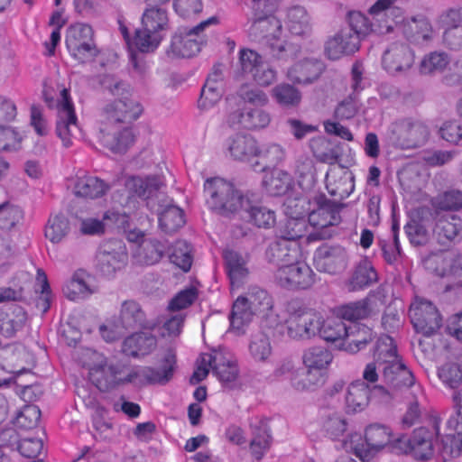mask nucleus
I'll list each match as a JSON object with an SVG mask.
<instances>
[{
	"label": "nucleus",
	"instance_id": "nucleus-1",
	"mask_svg": "<svg viewBox=\"0 0 462 462\" xmlns=\"http://www.w3.org/2000/svg\"><path fill=\"white\" fill-rule=\"evenodd\" d=\"M253 1L254 18L249 29L251 37L268 46L278 59L292 53V46L287 41L282 22L274 14L279 0Z\"/></svg>",
	"mask_w": 462,
	"mask_h": 462
},
{
	"label": "nucleus",
	"instance_id": "nucleus-2",
	"mask_svg": "<svg viewBox=\"0 0 462 462\" xmlns=\"http://www.w3.org/2000/svg\"><path fill=\"white\" fill-rule=\"evenodd\" d=\"M383 340L387 343V347L384 354V363L381 362L383 366L380 380L383 383L375 384L374 389L382 394H390L391 390L411 387L414 384L415 379L412 372L397 355L393 339L389 336H383Z\"/></svg>",
	"mask_w": 462,
	"mask_h": 462
},
{
	"label": "nucleus",
	"instance_id": "nucleus-3",
	"mask_svg": "<svg viewBox=\"0 0 462 462\" xmlns=\"http://www.w3.org/2000/svg\"><path fill=\"white\" fill-rule=\"evenodd\" d=\"M101 85L112 95L118 97L106 108L110 122L118 124L119 122H132L136 120L142 114V106L130 98V86L112 75H105L101 79Z\"/></svg>",
	"mask_w": 462,
	"mask_h": 462
},
{
	"label": "nucleus",
	"instance_id": "nucleus-4",
	"mask_svg": "<svg viewBox=\"0 0 462 462\" xmlns=\"http://www.w3.org/2000/svg\"><path fill=\"white\" fill-rule=\"evenodd\" d=\"M83 365L88 369L90 382L101 392H107L122 384L123 367L107 365L106 358L93 349H86Z\"/></svg>",
	"mask_w": 462,
	"mask_h": 462
},
{
	"label": "nucleus",
	"instance_id": "nucleus-5",
	"mask_svg": "<svg viewBox=\"0 0 462 462\" xmlns=\"http://www.w3.org/2000/svg\"><path fill=\"white\" fill-rule=\"evenodd\" d=\"M288 335L293 339H310L318 335L322 324V315L315 310L292 301L289 306Z\"/></svg>",
	"mask_w": 462,
	"mask_h": 462
},
{
	"label": "nucleus",
	"instance_id": "nucleus-6",
	"mask_svg": "<svg viewBox=\"0 0 462 462\" xmlns=\"http://www.w3.org/2000/svg\"><path fill=\"white\" fill-rule=\"evenodd\" d=\"M219 23L217 16L209 17L202 21L195 27L175 33L169 48L166 51L167 56L171 59L190 58L199 52L204 42L201 32L210 25Z\"/></svg>",
	"mask_w": 462,
	"mask_h": 462
},
{
	"label": "nucleus",
	"instance_id": "nucleus-7",
	"mask_svg": "<svg viewBox=\"0 0 462 462\" xmlns=\"http://www.w3.org/2000/svg\"><path fill=\"white\" fill-rule=\"evenodd\" d=\"M176 365L175 355L168 352L158 367L134 366L125 376L122 383H134L135 385L166 384L173 377Z\"/></svg>",
	"mask_w": 462,
	"mask_h": 462
},
{
	"label": "nucleus",
	"instance_id": "nucleus-8",
	"mask_svg": "<svg viewBox=\"0 0 462 462\" xmlns=\"http://www.w3.org/2000/svg\"><path fill=\"white\" fill-rule=\"evenodd\" d=\"M65 42L70 55L79 62L88 61L97 53L93 30L88 24L76 23L69 26Z\"/></svg>",
	"mask_w": 462,
	"mask_h": 462
},
{
	"label": "nucleus",
	"instance_id": "nucleus-9",
	"mask_svg": "<svg viewBox=\"0 0 462 462\" xmlns=\"http://www.w3.org/2000/svg\"><path fill=\"white\" fill-rule=\"evenodd\" d=\"M422 75L446 74L450 78H462V55L450 56L444 51H433L425 54L419 65Z\"/></svg>",
	"mask_w": 462,
	"mask_h": 462
},
{
	"label": "nucleus",
	"instance_id": "nucleus-10",
	"mask_svg": "<svg viewBox=\"0 0 462 462\" xmlns=\"http://www.w3.org/2000/svg\"><path fill=\"white\" fill-rule=\"evenodd\" d=\"M346 204H315L309 212L308 223L317 229L307 236L308 242L326 239L330 235L326 230L341 222L340 212Z\"/></svg>",
	"mask_w": 462,
	"mask_h": 462
},
{
	"label": "nucleus",
	"instance_id": "nucleus-11",
	"mask_svg": "<svg viewBox=\"0 0 462 462\" xmlns=\"http://www.w3.org/2000/svg\"><path fill=\"white\" fill-rule=\"evenodd\" d=\"M393 432L386 425L373 423L365 430V442L356 444L355 454L364 462H369L376 454L389 446L393 448Z\"/></svg>",
	"mask_w": 462,
	"mask_h": 462
},
{
	"label": "nucleus",
	"instance_id": "nucleus-12",
	"mask_svg": "<svg viewBox=\"0 0 462 462\" xmlns=\"http://www.w3.org/2000/svg\"><path fill=\"white\" fill-rule=\"evenodd\" d=\"M316 274L302 260L279 267L275 273L276 282L288 290H306L315 283Z\"/></svg>",
	"mask_w": 462,
	"mask_h": 462
},
{
	"label": "nucleus",
	"instance_id": "nucleus-13",
	"mask_svg": "<svg viewBox=\"0 0 462 462\" xmlns=\"http://www.w3.org/2000/svg\"><path fill=\"white\" fill-rule=\"evenodd\" d=\"M57 109L56 133L63 146L69 148L73 145L74 140L78 138L80 131L69 91L66 88L60 91V100L58 103Z\"/></svg>",
	"mask_w": 462,
	"mask_h": 462
},
{
	"label": "nucleus",
	"instance_id": "nucleus-14",
	"mask_svg": "<svg viewBox=\"0 0 462 462\" xmlns=\"http://www.w3.org/2000/svg\"><path fill=\"white\" fill-rule=\"evenodd\" d=\"M462 204H449L435 224L434 236L441 245H451L462 241V219L455 214Z\"/></svg>",
	"mask_w": 462,
	"mask_h": 462
},
{
	"label": "nucleus",
	"instance_id": "nucleus-15",
	"mask_svg": "<svg viewBox=\"0 0 462 462\" xmlns=\"http://www.w3.org/2000/svg\"><path fill=\"white\" fill-rule=\"evenodd\" d=\"M409 316L414 329L426 337L435 334L442 319L437 308L425 299H416L411 305Z\"/></svg>",
	"mask_w": 462,
	"mask_h": 462
},
{
	"label": "nucleus",
	"instance_id": "nucleus-16",
	"mask_svg": "<svg viewBox=\"0 0 462 462\" xmlns=\"http://www.w3.org/2000/svg\"><path fill=\"white\" fill-rule=\"evenodd\" d=\"M205 196L216 202H251L255 193L237 189L234 184L220 177L208 178L204 182Z\"/></svg>",
	"mask_w": 462,
	"mask_h": 462
},
{
	"label": "nucleus",
	"instance_id": "nucleus-17",
	"mask_svg": "<svg viewBox=\"0 0 462 462\" xmlns=\"http://www.w3.org/2000/svg\"><path fill=\"white\" fill-rule=\"evenodd\" d=\"M272 116L262 106L236 108L228 111L226 123L233 128L246 130H262L271 124Z\"/></svg>",
	"mask_w": 462,
	"mask_h": 462
},
{
	"label": "nucleus",
	"instance_id": "nucleus-18",
	"mask_svg": "<svg viewBox=\"0 0 462 462\" xmlns=\"http://www.w3.org/2000/svg\"><path fill=\"white\" fill-rule=\"evenodd\" d=\"M415 54L408 43L395 41L388 44L382 56V66L390 74L408 71L414 64Z\"/></svg>",
	"mask_w": 462,
	"mask_h": 462
},
{
	"label": "nucleus",
	"instance_id": "nucleus-19",
	"mask_svg": "<svg viewBox=\"0 0 462 462\" xmlns=\"http://www.w3.org/2000/svg\"><path fill=\"white\" fill-rule=\"evenodd\" d=\"M393 450L410 453L416 459L427 460L433 454L431 434L426 428L416 429L410 438L402 436L394 440Z\"/></svg>",
	"mask_w": 462,
	"mask_h": 462
},
{
	"label": "nucleus",
	"instance_id": "nucleus-20",
	"mask_svg": "<svg viewBox=\"0 0 462 462\" xmlns=\"http://www.w3.org/2000/svg\"><path fill=\"white\" fill-rule=\"evenodd\" d=\"M397 0H377L369 9L372 16V32L385 34L398 24L402 11L394 6Z\"/></svg>",
	"mask_w": 462,
	"mask_h": 462
},
{
	"label": "nucleus",
	"instance_id": "nucleus-21",
	"mask_svg": "<svg viewBox=\"0 0 462 462\" xmlns=\"http://www.w3.org/2000/svg\"><path fill=\"white\" fill-rule=\"evenodd\" d=\"M313 262L319 272L337 274L346 267L347 254L342 246L322 245L315 251Z\"/></svg>",
	"mask_w": 462,
	"mask_h": 462
},
{
	"label": "nucleus",
	"instance_id": "nucleus-22",
	"mask_svg": "<svg viewBox=\"0 0 462 462\" xmlns=\"http://www.w3.org/2000/svg\"><path fill=\"white\" fill-rule=\"evenodd\" d=\"M268 263L282 267L302 258L301 247L297 241H289L281 236L270 243L265 250Z\"/></svg>",
	"mask_w": 462,
	"mask_h": 462
},
{
	"label": "nucleus",
	"instance_id": "nucleus-23",
	"mask_svg": "<svg viewBox=\"0 0 462 462\" xmlns=\"http://www.w3.org/2000/svg\"><path fill=\"white\" fill-rule=\"evenodd\" d=\"M79 231L83 236H102L105 234L106 222L115 224L117 227L126 230L130 228V217L124 211L108 210L104 214L103 220L94 217H79Z\"/></svg>",
	"mask_w": 462,
	"mask_h": 462
},
{
	"label": "nucleus",
	"instance_id": "nucleus-24",
	"mask_svg": "<svg viewBox=\"0 0 462 462\" xmlns=\"http://www.w3.org/2000/svg\"><path fill=\"white\" fill-rule=\"evenodd\" d=\"M427 134V129L422 125L405 120L393 125L390 138L395 145L410 149L422 143Z\"/></svg>",
	"mask_w": 462,
	"mask_h": 462
},
{
	"label": "nucleus",
	"instance_id": "nucleus-25",
	"mask_svg": "<svg viewBox=\"0 0 462 462\" xmlns=\"http://www.w3.org/2000/svg\"><path fill=\"white\" fill-rule=\"evenodd\" d=\"M359 48L358 35L353 34L351 30L343 28L327 40L325 54L328 59L336 60L354 54Z\"/></svg>",
	"mask_w": 462,
	"mask_h": 462
},
{
	"label": "nucleus",
	"instance_id": "nucleus-26",
	"mask_svg": "<svg viewBox=\"0 0 462 462\" xmlns=\"http://www.w3.org/2000/svg\"><path fill=\"white\" fill-rule=\"evenodd\" d=\"M98 138L104 146L113 152H125L134 142V135L130 127L121 129L118 124L108 123L100 130Z\"/></svg>",
	"mask_w": 462,
	"mask_h": 462
},
{
	"label": "nucleus",
	"instance_id": "nucleus-27",
	"mask_svg": "<svg viewBox=\"0 0 462 462\" xmlns=\"http://www.w3.org/2000/svg\"><path fill=\"white\" fill-rule=\"evenodd\" d=\"M251 308L264 319V326L268 328H282L277 315L273 314V300L268 292L257 286L251 287L245 296H241Z\"/></svg>",
	"mask_w": 462,
	"mask_h": 462
},
{
	"label": "nucleus",
	"instance_id": "nucleus-28",
	"mask_svg": "<svg viewBox=\"0 0 462 462\" xmlns=\"http://www.w3.org/2000/svg\"><path fill=\"white\" fill-rule=\"evenodd\" d=\"M133 195L141 199H151L164 187L163 177L160 174L128 177L125 183Z\"/></svg>",
	"mask_w": 462,
	"mask_h": 462
},
{
	"label": "nucleus",
	"instance_id": "nucleus-29",
	"mask_svg": "<svg viewBox=\"0 0 462 462\" xmlns=\"http://www.w3.org/2000/svg\"><path fill=\"white\" fill-rule=\"evenodd\" d=\"M326 187L333 197L329 202H340L347 198L354 189L347 171L341 166L329 167L326 174Z\"/></svg>",
	"mask_w": 462,
	"mask_h": 462
},
{
	"label": "nucleus",
	"instance_id": "nucleus-30",
	"mask_svg": "<svg viewBox=\"0 0 462 462\" xmlns=\"http://www.w3.org/2000/svg\"><path fill=\"white\" fill-rule=\"evenodd\" d=\"M323 70V63L315 58H300L286 72L289 80L296 84H310L316 80Z\"/></svg>",
	"mask_w": 462,
	"mask_h": 462
},
{
	"label": "nucleus",
	"instance_id": "nucleus-31",
	"mask_svg": "<svg viewBox=\"0 0 462 462\" xmlns=\"http://www.w3.org/2000/svg\"><path fill=\"white\" fill-rule=\"evenodd\" d=\"M227 156L237 162H249L257 152V141L248 134H236L226 141Z\"/></svg>",
	"mask_w": 462,
	"mask_h": 462
},
{
	"label": "nucleus",
	"instance_id": "nucleus-32",
	"mask_svg": "<svg viewBox=\"0 0 462 462\" xmlns=\"http://www.w3.org/2000/svg\"><path fill=\"white\" fill-rule=\"evenodd\" d=\"M109 189V185L97 176L82 173L77 175L73 192L80 199H99Z\"/></svg>",
	"mask_w": 462,
	"mask_h": 462
},
{
	"label": "nucleus",
	"instance_id": "nucleus-33",
	"mask_svg": "<svg viewBox=\"0 0 462 462\" xmlns=\"http://www.w3.org/2000/svg\"><path fill=\"white\" fill-rule=\"evenodd\" d=\"M204 363L213 362V374L222 383L234 382L238 375L236 363L232 356L223 351H213L211 356H206Z\"/></svg>",
	"mask_w": 462,
	"mask_h": 462
},
{
	"label": "nucleus",
	"instance_id": "nucleus-34",
	"mask_svg": "<svg viewBox=\"0 0 462 462\" xmlns=\"http://www.w3.org/2000/svg\"><path fill=\"white\" fill-rule=\"evenodd\" d=\"M378 281V273L373 263L364 258L354 267L351 276L346 282L349 291H356L370 287Z\"/></svg>",
	"mask_w": 462,
	"mask_h": 462
},
{
	"label": "nucleus",
	"instance_id": "nucleus-35",
	"mask_svg": "<svg viewBox=\"0 0 462 462\" xmlns=\"http://www.w3.org/2000/svg\"><path fill=\"white\" fill-rule=\"evenodd\" d=\"M402 30L408 38L418 42H431L437 35L430 22L422 14L404 20Z\"/></svg>",
	"mask_w": 462,
	"mask_h": 462
},
{
	"label": "nucleus",
	"instance_id": "nucleus-36",
	"mask_svg": "<svg viewBox=\"0 0 462 462\" xmlns=\"http://www.w3.org/2000/svg\"><path fill=\"white\" fill-rule=\"evenodd\" d=\"M223 258L230 279L231 289L238 288L248 275L247 255H242L233 249H226L223 252Z\"/></svg>",
	"mask_w": 462,
	"mask_h": 462
},
{
	"label": "nucleus",
	"instance_id": "nucleus-37",
	"mask_svg": "<svg viewBox=\"0 0 462 462\" xmlns=\"http://www.w3.org/2000/svg\"><path fill=\"white\" fill-rule=\"evenodd\" d=\"M156 337L151 333H135L125 339L122 351L134 357L146 356L156 347Z\"/></svg>",
	"mask_w": 462,
	"mask_h": 462
},
{
	"label": "nucleus",
	"instance_id": "nucleus-38",
	"mask_svg": "<svg viewBox=\"0 0 462 462\" xmlns=\"http://www.w3.org/2000/svg\"><path fill=\"white\" fill-rule=\"evenodd\" d=\"M159 226L166 234H172L186 222L183 209L175 204H162L158 209Z\"/></svg>",
	"mask_w": 462,
	"mask_h": 462
},
{
	"label": "nucleus",
	"instance_id": "nucleus-39",
	"mask_svg": "<svg viewBox=\"0 0 462 462\" xmlns=\"http://www.w3.org/2000/svg\"><path fill=\"white\" fill-rule=\"evenodd\" d=\"M223 93V82L220 79V75L215 73L209 76L198 100V108L201 112L209 111L219 102Z\"/></svg>",
	"mask_w": 462,
	"mask_h": 462
},
{
	"label": "nucleus",
	"instance_id": "nucleus-40",
	"mask_svg": "<svg viewBox=\"0 0 462 462\" xmlns=\"http://www.w3.org/2000/svg\"><path fill=\"white\" fill-rule=\"evenodd\" d=\"M370 388L365 382L356 381L347 387L345 402L346 412H358L363 411L369 403Z\"/></svg>",
	"mask_w": 462,
	"mask_h": 462
},
{
	"label": "nucleus",
	"instance_id": "nucleus-41",
	"mask_svg": "<svg viewBox=\"0 0 462 462\" xmlns=\"http://www.w3.org/2000/svg\"><path fill=\"white\" fill-rule=\"evenodd\" d=\"M266 192L272 196H284L289 193L294 185L291 175L279 168H274L269 176L263 180Z\"/></svg>",
	"mask_w": 462,
	"mask_h": 462
},
{
	"label": "nucleus",
	"instance_id": "nucleus-42",
	"mask_svg": "<svg viewBox=\"0 0 462 462\" xmlns=\"http://www.w3.org/2000/svg\"><path fill=\"white\" fill-rule=\"evenodd\" d=\"M285 23L288 31L297 36L308 34L311 31L310 17L300 5L289 7L285 12Z\"/></svg>",
	"mask_w": 462,
	"mask_h": 462
},
{
	"label": "nucleus",
	"instance_id": "nucleus-43",
	"mask_svg": "<svg viewBox=\"0 0 462 462\" xmlns=\"http://www.w3.org/2000/svg\"><path fill=\"white\" fill-rule=\"evenodd\" d=\"M373 339L372 330L360 323H352L347 326V335L341 344L350 353H356L363 349Z\"/></svg>",
	"mask_w": 462,
	"mask_h": 462
},
{
	"label": "nucleus",
	"instance_id": "nucleus-44",
	"mask_svg": "<svg viewBox=\"0 0 462 462\" xmlns=\"http://www.w3.org/2000/svg\"><path fill=\"white\" fill-rule=\"evenodd\" d=\"M120 320L126 328H152L146 320L145 313L140 304L134 300H125L122 303Z\"/></svg>",
	"mask_w": 462,
	"mask_h": 462
},
{
	"label": "nucleus",
	"instance_id": "nucleus-45",
	"mask_svg": "<svg viewBox=\"0 0 462 462\" xmlns=\"http://www.w3.org/2000/svg\"><path fill=\"white\" fill-rule=\"evenodd\" d=\"M325 382V374L315 368L306 367L298 369L291 377V386L297 391H310L322 385Z\"/></svg>",
	"mask_w": 462,
	"mask_h": 462
},
{
	"label": "nucleus",
	"instance_id": "nucleus-46",
	"mask_svg": "<svg viewBox=\"0 0 462 462\" xmlns=\"http://www.w3.org/2000/svg\"><path fill=\"white\" fill-rule=\"evenodd\" d=\"M248 351L250 356L259 363H266L273 354L269 331L261 330L251 336Z\"/></svg>",
	"mask_w": 462,
	"mask_h": 462
},
{
	"label": "nucleus",
	"instance_id": "nucleus-47",
	"mask_svg": "<svg viewBox=\"0 0 462 462\" xmlns=\"http://www.w3.org/2000/svg\"><path fill=\"white\" fill-rule=\"evenodd\" d=\"M253 427V439L250 442V449L252 455L260 460L270 448L272 437L268 423L264 420H261Z\"/></svg>",
	"mask_w": 462,
	"mask_h": 462
},
{
	"label": "nucleus",
	"instance_id": "nucleus-48",
	"mask_svg": "<svg viewBox=\"0 0 462 462\" xmlns=\"http://www.w3.org/2000/svg\"><path fill=\"white\" fill-rule=\"evenodd\" d=\"M387 347V343L383 340V336L381 337L376 343L374 353V362L368 363L365 370L363 372V378L367 383L375 384L383 383L380 380L382 375V366L381 362L384 363V354L385 349Z\"/></svg>",
	"mask_w": 462,
	"mask_h": 462
},
{
	"label": "nucleus",
	"instance_id": "nucleus-49",
	"mask_svg": "<svg viewBox=\"0 0 462 462\" xmlns=\"http://www.w3.org/2000/svg\"><path fill=\"white\" fill-rule=\"evenodd\" d=\"M26 321V313L20 307L14 308L11 312L0 311V334L5 337H12L23 328Z\"/></svg>",
	"mask_w": 462,
	"mask_h": 462
},
{
	"label": "nucleus",
	"instance_id": "nucleus-50",
	"mask_svg": "<svg viewBox=\"0 0 462 462\" xmlns=\"http://www.w3.org/2000/svg\"><path fill=\"white\" fill-rule=\"evenodd\" d=\"M255 315L257 313L239 296L233 304L229 317L231 328L237 332L243 331L244 328L252 322Z\"/></svg>",
	"mask_w": 462,
	"mask_h": 462
},
{
	"label": "nucleus",
	"instance_id": "nucleus-51",
	"mask_svg": "<svg viewBox=\"0 0 462 462\" xmlns=\"http://www.w3.org/2000/svg\"><path fill=\"white\" fill-rule=\"evenodd\" d=\"M70 226L63 212L51 215L45 226V236L53 244L61 242L69 233Z\"/></svg>",
	"mask_w": 462,
	"mask_h": 462
},
{
	"label": "nucleus",
	"instance_id": "nucleus-52",
	"mask_svg": "<svg viewBox=\"0 0 462 462\" xmlns=\"http://www.w3.org/2000/svg\"><path fill=\"white\" fill-rule=\"evenodd\" d=\"M336 313L340 320L345 319L356 323V321L364 319L370 315V300L365 298L340 306L337 309Z\"/></svg>",
	"mask_w": 462,
	"mask_h": 462
},
{
	"label": "nucleus",
	"instance_id": "nucleus-53",
	"mask_svg": "<svg viewBox=\"0 0 462 462\" xmlns=\"http://www.w3.org/2000/svg\"><path fill=\"white\" fill-rule=\"evenodd\" d=\"M86 273L83 271L76 272L71 279L63 287L64 295L70 300L85 299L94 291L86 281Z\"/></svg>",
	"mask_w": 462,
	"mask_h": 462
},
{
	"label": "nucleus",
	"instance_id": "nucleus-54",
	"mask_svg": "<svg viewBox=\"0 0 462 462\" xmlns=\"http://www.w3.org/2000/svg\"><path fill=\"white\" fill-rule=\"evenodd\" d=\"M260 162L257 164L263 163V171L265 168L276 165L283 162L286 158V150L277 143H266L259 145L257 143V152L255 154Z\"/></svg>",
	"mask_w": 462,
	"mask_h": 462
},
{
	"label": "nucleus",
	"instance_id": "nucleus-55",
	"mask_svg": "<svg viewBox=\"0 0 462 462\" xmlns=\"http://www.w3.org/2000/svg\"><path fill=\"white\" fill-rule=\"evenodd\" d=\"M142 26L165 37L168 31V15L162 8H147L142 16Z\"/></svg>",
	"mask_w": 462,
	"mask_h": 462
},
{
	"label": "nucleus",
	"instance_id": "nucleus-56",
	"mask_svg": "<svg viewBox=\"0 0 462 462\" xmlns=\"http://www.w3.org/2000/svg\"><path fill=\"white\" fill-rule=\"evenodd\" d=\"M318 335L328 342L338 341L341 346L346 335H347V326L337 317L327 319L322 318L321 328Z\"/></svg>",
	"mask_w": 462,
	"mask_h": 462
},
{
	"label": "nucleus",
	"instance_id": "nucleus-57",
	"mask_svg": "<svg viewBox=\"0 0 462 462\" xmlns=\"http://www.w3.org/2000/svg\"><path fill=\"white\" fill-rule=\"evenodd\" d=\"M164 37L142 26L135 31L133 40V48L141 52H152L161 44Z\"/></svg>",
	"mask_w": 462,
	"mask_h": 462
},
{
	"label": "nucleus",
	"instance_id": "nucleus-58",
	"mask_svg": "<svg viewBox=\"0 0 462 462\" xmlns=\"http://www.w3.org/2000/svg\"><path fill=\"white\" fill-rule=\"evenodd\" d=\"M302 358L306 367L324 372L332 362L333 356L323 346H312L304 352Z\"/></svg>",
	"mask_w": 462,
	"mask_h": 462
},
{
	"label": "nucleus",
	"instance_id": "nucleus-59",
	"mask_svg": "<svg viewBox=\"0 0 462 462\" xmlns=\"http://www.w3.org/2000/svg\"><path fill=\"white\" fill-rule=\"evenodd\" d=\"M271 96L279 106L285 107L297 106L301 100L300 92L287 83H281L273 88Z\"/></svg>",
	"mask_w": 462,
	"mask_h": 462
},
{
	"label": "nucleus",
	"instance_id": "nucleus-60",
	"mask_svg": "<svg viewBox=\"0 0 462 462\" xmlns=\"http://www.w3.org/2000/svg\"><path fill=\"white\" fill-rule=\"evenodd\" d=\"M167 245L157 239L143 240L140 245L139 257L148 265L158 263L163 256Z\"/></svg>",
	"mask_w": 462,
	"mask_h": 462
},
{
	"label": "nucleus",
	"instance_id": "nucleus-61",
	"mask_svg": "<svg viewBox=\"0 0 462 462\" xmlns=\"http://www.w3.org/2000/svg\"><path fill=\"white\" fill-rule=\"evenodd\" d=\"M449 204H423L410 211L411 222L427 224L431 221H438L440 217V211H445Z\"/></svg>",
	"mask_w": 462,
	"mask_h": 462
},
{
	"label": "nucleus",
	"instance_id": "nucleus-62",
	"mask_svg": "<svg viewBox=\"0 0 462 462\" xmlns=\"http://www.w3.org/2000/svg\"><path fill=\"white\" fill-rule=\"evenodd\" d=\"M191 246L185 240H178L172 246L170 260L184 272H188L192 264Z\"/></svg>",
	"mask_w": 462,
	"mask_h": 462
},
{
	"label": "nucleus",
	"instance_id": "nucleus-63",
	"mask_svg": "<svg viewBox=\"0 0 462 462\" xmlns=\"http://www.w3.org/2000/svg\"><path fill=\"white\" fill-rule=\"evenodd\" d=\"M246 210L250 220L258 227L270 228L276 222L274 210L263 204L253 205Z\"/></svg>",
	"mask_w": 462,
	"mask_h": 462
},
{
	"label": "nucleus",
	"instance_id": "nucleus-64",
	"mask_svg": "<svg viewBox=\"0 0 462 462\" xmlns=\"http://www.w3.org/2000/svg\"><path fill=\"white\" fill-rule=\"evenodd\" d=\"M124 257L123 253L115 250H100L97 254V265L100 272L106 276L113 274L120 267Z\"/></svg>",
	"mask_w": 462,
	"mask_h": 462
}]
</instances>
